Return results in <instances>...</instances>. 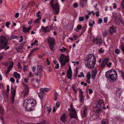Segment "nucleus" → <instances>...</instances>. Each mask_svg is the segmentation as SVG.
Listing matches in <instances>:
<instances>
[{"label":"nucleus","mask_w":124,"mask_h":124,"mask_svg":"<svg viewBox=\"0 0 124 124\" xmlns=\"http://www.w3.org/2000/svg\"><path fill=\"white\" fill-rule=\"evenodd\" d=\"M96 60V57L94 55L92 54L87 55L85 60V66L89 68H93L95 64Z\"/></svg>","instance_id":"nucleus-1"},{"label":"nucleus","mask_w":124,"mask_h":124,"mask_svg":"<svg viewBox=\"0 0 124 124\" xmlns=\"http://www.w3.org/2000/svg\"><path fill=\"white\" fill-rule=\"evenodd\" d=\"M36 104V102L35 100L33 99H26L24 101L23 106L25 110L31 111L34 109V106Z\"/></svg>","instance_id":"nucleus-2"},{"label":"nucleus","mask_w":124,"mask_h":124,"mask_svg":"<svg viewBox=\"0 0 124 124\" xmlns=\"http://www.w3.org/2000/svg\"><path fill=\"white\" fill-rule=\"evenodd\" d=\"M105 76L107 79L110 81H113L117 79V74L115 70L111 69L106 72Z\"/></svg>","instance_id":"nucleus-3"},{"label":"nucleus","mask_w":124,"mask_h":124,"mask_svg":"<svg viewBox=\"0 0 124 124\" xmlns=\"http://www.w3.org/2000/svg\"><path fill=\"white\" fill-rule=\"evenodd\" d=\"M51 7L54 11L56 14L59 13L60 8L57 0H51L50 2Z\"/></svg>","instance_id":"nucleus-4"},{"label":"nucleus","mask_w":124,"mask_h":124,"mask_svg":"<svg viewBox=\"0 0 124 124\" xmlns=\"http://www.w3.org/2000/svg\"><path fill=\"white\" fill-rule=\"evenodd\" d=\"M68 110L70 112V116L71 119L74 118L77 119V113L75 109L73 108L72 104L70 105V108H68Z\"/></svg>","instance_id":"nucleus-5"},{"label":"nucleus","mask_w":124,"mask_h":124,"mask_svg":"<svg viewBox=\"0 0 124 124\" xmlns=\"http://www.w3.org/2000/svg\"><path fill=\"white\" fill-rule=\"evenodd\" d=\"M69 60V58L68 56L64 54H62L59 61L61 66H63L66 64V63L68 62Z\"/></svg>","instance_id":"nucleus-6"},{"label":"nucleus","mask_w":124,"mask_h":124,"mask_svg":"<svg viewBox=\"0 0 124 124\" xmlns=\"http://www.w3.org/2000/svg\"><path fill=\"white\" fill-rule=\"evenodd\" d=\"M47 42L49 44L50 50L53 51L54 50V45L55 43V40L52 37H48Z\"/></svg>","instance_id":"nucleus-7"},{"label":"nucleus","mask_w":124,"mask_h":124,"mask_svg":"<svg viewBox=\"0 0 124 124\" xmlns=\"http://www.w3.org/2000/svg\"><path fill=\"white\" fill-rule=\"evenodd\" d=\"M7 43V40L5 37L1 36L0 37V46L1 48L4 47Z\"/></svg>","instance_id":"nucleus-8"},{"label":"nucleus","mask_w":124,"mask_h":124,"mask_svg":"<svg viewBox=\"0 0 124 124\" xmlns=\"http://www.w3.org/2000/svg\"><path fill=\"white\" fill-rule=\"evenodd\" d=\"M68 116L66 114H63L62 115L60 118V120L65 124L67 123V121Z\"/></svg>","instance_id":"nucleus-9"},{"label":"nucleus","mask_w":124,"mask_h":124,"mask_svg":"<svg viewBox=\"0 0 124 124\" xmlns=\"http://www.w3.org/2000/svg\"><path fill=\"white\" fill-rule=\"evenodd\" d=\"M23 87L24 89L23 92V93L24 95V96H25L26 95L28 94L29 93V88L27 85L26 84H24V85Z\"/></svg>","instance_id":"nucleus-10"},{"label":"nucleus","mask_w":124,"mask_h":124,"mask_svg":"<svg viewBox=\"0 0 124 124\" xmlns=\"http://www.w3.org/2000/svg\"><path fill=\"white\" fill-rule=\"evenodd\" d=\"M116 27L115 26H112L109 28L108 31L110 34H112L113 33L116 31Z\"/></svg>","instance_id":"nucleus-11"},{"label":"nucleus","mask_w":124,"mask_h":124,"mask_svg":"<svg viewBox=\"0 0 124 124\" xmlns=\"http://www.w3.org/2000/svg\"><path fill=\"white\" fill-rule=\"evenodd\" d=\"M80 94L79 97L80 98V101L81 102H83L84 100V97L83 95V92L82 90L80 89Z\"/></svg>","instance_id":"nucleus-12"},{"label":"nucleus","mask_w":124,"mask_h":124,"mask_svg":"<svg viewBox=\"0 0 124 124\" xmlns=\"http://www.w3.org/2000/svg\"><path fill=\"white\" fill-rule=\"evenodd\" d=\"M9 65V67L7 69V73H8L11 69L13 67V63L12 61H10L8 63Z\"/></svg>","instance_id":"nucleus-13"},{"label":"nucleus","mask_w":124,"mask_h":124,"mask_svg":"<svg viewBox=\"0 0 124 124\" xmlns=\"http://www.w3.org/2000/svg\"><path fill=\"white\" fill-rule=\"evenodd\" d=\"M11 91L12 95V102H13L14 100V97L15 95L16 92V90L14 88L12 87Z\"/></svg>","instance_id":"nucleus-14"},{"label":"nucleus","mask_w":124,"mask_h":124,"mask_svg":"<svg viewBox=\"0 0 124 124\" xmlns=\"http://www.w3.org/2000/svg\"><path fill=\"white\" fill-rule=\"evenodd\" d=\"M109 59L108 58H105L102 62L101 67L102 68H103L105 66L106 63L108 61Z\"/></svg>","instance_id":"nucleus-15"},{"label":"nucleus","mask_w":124,"mask_h":124,"mask_svg":"<svg viewBox=\"0 0 124 124\" xmlns=\"http://www.w3.org/2000/svg\"><path fill=\"white\" fill-rule=\"evenodd\" d=\"M93 110L94 112H95L99 113L100 111H102V109L101 107L96 105V107L93 108Z\"/></svg>","instance_id":"nucleus-16"},{"label":"nucleus","mask_w":124,"mask_h":124,"mask_svg":"<svg viewBox=\"0 0 124 124\" xmlns=\"http://www.w3.org/2000/svg\"><path fill=\"white\" fill-rule=\"evenodd\" d=\"M97 70L96 69H94L92 71V77L93 79H94L95 78V77L97 74Z\"/></svg>","instance_id":"nucleus-17"},{"label":"nucleus","mask_w":124,"mask_h":124,"mask_svg":"<svg viewBox=\"0 0 124 124\" xmlns=\"http://www.w3.org/2000/svg\"><path fill=\"white\" fill-rule=\"evenodd\" d=\"M72 76V71L71 69L68 70L67 71V77L68 78L70 79Z\"/></svg>","instance_id":"nucleus-18"},{"label":"nucleus","mask_w":124,"mask_h":124,"mask_svg":"<svg viewBox=\"0 0 124 124\" xmlns=\"http://www.w3.org/2000/svg\"><path fill=\"white\" fill-rule=\"evenodd\" d=\"M48 26L44 27L43 26H41V29L40 30V32H47L49 31V30L47 29Z\"/></svg>","instance_id":"nucleus-19"},{"label":"nucleus","mask_w":124,"mask_h":124,"mask_svg":"<svg viewBox=\"0 0 124 124\" xmlns=\"http://www.w3.org/2000/svg\"><path fill=\"white\" fill-rule=\"evenodd\" d=\"M88 110V108L86 107H85L84 108V111L83 114H81V116L82 118H84L86 116L87 114V111Z\"/></svg>","instance_id":"nucleus-20"},{"label":"nucleus","mask_w":124,"mask_h":124,"mask_svg":"<svg viewBox=\"0 0 124 124\" xmlns=\"http://www.w3.org/2000/svg\"><path fill=\"white\" fill-rule=\"evenodd\" d=\"M23 28V31L24 33H27L31 29V27H29L28 28H27L23 26L22 27Z\"/></svg>","instance_id":"nucleus-21"},{"label":"nucleus","mask_w":124,"mask_h":124,"mask_svg":"<svg viewBox=\"0 0 124 124\" xmlns=\"http://www.w3.org/2000/svg\"><path fill=\"white\" fill-rule=\"evenodd\" d=\"M50 90V89L48 88H41L40 89V92L44 93L45 92H48Z\"/></svg>","instance_id":"nucleus-22"},{"label":"nucleus","mask_w":124,"mask_h":124,"mask_svg":"<svg viewBox=\"0 0 124 124\" xmlns=\"http://www.w3.org/2000/svg\"><path fill=\"white\" fill-rule=\"evenodd\" d=\"M87 1V0H80L79 4L80 6L83 7H84V5L86 3Z\"/></svg>","instance_id":"nucleus-23"},{"label":"nucleus","mask_w":124,"mask_h":124,"mask_svg":"<svg viewBox=\"0 0 124 124\" xmlns=\"http://www.w3.org/2000/svg\"><path fill=\"white\" fill-rule=\"evenodd\" d=\"M14 76L17 79H19L20 78V75L17 72L15 71L13 73Z\"/></svg>","instance_id":"nucleus-24"},{"label":"nucleus","mask_w":124,"mask_h":124,"mask_svg":"<svg viewBox=\"0 0 124 124\" xmlns=\"http://www.w3.org/2000/svg\"><path fill=\"white\" fill-rule=\"evenodd\" d=\"M60 106V104L58 102H57L55 106H54L53 108V112H54L56 110V109L58 108V107H59Z\"/></svg>","instance_id":"nucleus-25"},{"label":"nucleus","mask_w":124,"mask_h":124,"mask_svg":"<svg viewBox=\"0 0 124 124\" xmlns=\"http://www.w3.org/2000/svg\"><path fill=\"white\" fill-rule=\"evenodd\" d=\"M104 103L102 100H100L98 101L97 105L101 107L102 105H104Z\"/></svg>","instance_id":"nucleus-26"},{"label":"nucleus","mask_w":124,"mask_h":124,"mask_svg":"<svg viewBox=\"0 0 124 124\" xmlns=\"http://www.w3.org/2000/svg\"><path fill=\"white\" fill-rule=\"evenodd\" d=\"M41 19V17H38L34 21V23L35 24H37L38 23H39L40 20Z\"/></svg>","instance_id":"nucleus-27"},{"label":"nucleus","mask_w":124,"mask_h":124,"mask_svg":"<svg viewBox=\"0 0 124 124\" xmlns=\"http://www.w3.org/2000/svg\"><path fill=\"white\" fill-rule=\"evenodd\" d=\"M120 48L122 52L123 53H124V43H120Z\"/></svg>","instance_id":"nucleus-28"},{"label":"nucleus","mask_w":124,"mask_h":124,"mask_svg":"<svg viewBox=\"0 0 124 124\" xmlns=\"http://www.w3.org/2000/svg\"><path fill=\"white\" fill-rule=\"evenodd\" d=\"M82 28V26L80 24H79L77 26L76 28H74V30L78 32V30H80Z\"/></svg>","instance_id":"nucleus-29"},{"label":"nucleus","mask_w":124,"mask_h":124,"mask_svg":"<svg viewBox=\"0 0 124 124\" xmlns=\"http://www.w3.org/2000/svg\"><path fill=\"white\" fill-rule=\"evenodd\" d=\"M42 68L41 66H38L37 67V71L39 73H40L42 71Z\"/></svg>","instance_id":"nucleus-30"},{"label":"nucleus","mask_w":124,"mask_h":124,"mask_svg":"<svg viewBox=\"0 0 124 124\" xmlns=\"http://www.w3.org/2000/svg\"><path fill=\"white\" fill-rule=\"evenodd\" d=\"M58 95L56 92H55L54 93V99L55 101H56V99L58 98Z\"/></svg>","instance_id":"nucleus-31"},{"label":"nucleus","mask_w":124,"mask_h":124,"mask_svg":"<svg viewBox=\"0 0 124 124\" xmlns=\"http://www.w3.org/2000/svg\"><path fill=\"white\" fill-rule=\"evenodd\" d=\"M101 124H108V122L107 119H104L101 122Z\"/></svg>","instance_id":"nucleus-32"},{"label":"nucleus","mask_w":124,"mask_h":124,"mask_svg":"<svg viewBox=\"0 0 124 124\" xmlns=\"http://www.w3.org/2000/svg\"><path fill=\"white\" fill-rule=\"evenodd\" d=\"M17 36L16 35H12L9 38H8V40H11L12 39H16Z\"/></svg>","instance_id":"nucleus-33"},{"label":"nucleus","mask_w":124,"mask_h":124,"mask_svg":"<svg viewBox=\"0 0 124 124\" xmlns=\"http://www.w3.org/2000/svg\"><path fill=\"white\" fill-rule=\"evenodd\" d=\"M67 49L64 47H62L60 49V51L62 53L65 52L66 51Z\"/></svg>","instance_id":"nucleus-34"},{"label":"nucleus","mask_w":124,"mask_h":124,"mask_svg":"<svg viewBox=\"0 0 124 124\" xmlns=\"http://www.w3.org/2000/svg\"><path fill=\"white\" fill-rule=\"evenodd\" d=\"M35 49H34L31 51L30 54H29L28 55V57L29 58L30 57L32 56V53L34 51V50H35Z\"/></svg>","instance_id":"nucleus-35"},{"label":"nucleus","mask_w":124,"mask_h":124,"mask_svg":"<svg viewBox=\"0 0 124 124\" xmlns=\"http://www.w3.org/2000/svg\"><path fill=\"white\" fill-rule=\"evenodd\" d=\"M78 77L79 78H82V77L84 78L85 77V76L83 72H81L80 73V74H79L78 75Z\"/></svg>","instance_id":"nucleus-36"},{"label":"nucleus","mask_w":124,"mask_h":124,"mask_svg":"<svg viewBox=\"0 0 124 124\" xmlns=\"http://www.w3.org/2000/svg\"><path fill=\"white\" fill-rule=\"evenodd\" d=\"M115 52L116 54H119L120 53V50L118 48L116 49L115 50Z\"/></svg>","instance_id":"nucleus-37"},{"label":"nucleus","mask_w":124,"mask_h":124,"mask_svg":"<svg viewBox=\"0 0 124 124\" xmlns=\"http://www.w3.org/2000/svg\"><path fill=\"white\" fill-rule=\"evenodd\" d=\"M72 87L73 89L75 92H76L77 91V88L75 87V85H72Z\"/></svg>","instance_id":"nucleus-38"},{"label":"nucleus","mask_w":124,"mask_h":124,"mask_svg":"<svg viewBox=\"0 0 124 124\" xmlns=\"http://www.w3.org/2000/svg\"><path fill=\"white\" fill-rule=\"evenodd\" d=\"M86 77L87 79H90L91 78V75L90 72H88L87 74Z\"/></svg>","instance_id":"nucleus-39"},{"label":"nucleus","mask_w":124,"mask_h":124,"mask_svg":"<svg viewBox=\"0 0 124 124\" xmlns=\"http://www.w3.org/2000/svg\"><path fill=\"white\" fill-rule=\"evenodd\" d=\"M95 23L94 21H91L89 22V25L90 26H92L94 25Z\"/></svg>","instance_id":"nucleus-40"},{"label":"nucleus","mask_w":124,"mask_h":124,"mask_svg":"<svg viewBox=\"0 0 124 124\" xmlns=\"http://www.w3.org/2000/svg\"><path fill=\"white\" fill-rule=\"evenodd\" d=\"M4 112V108L3 107H0V113L2 114Z\"/></svg>","instance_id":"nucleus-41"},{"label":"nucleus","mask_w":124,"mask_h":124,"mask_svg":"<svg viewBox=\"0 0 124 124\" xmlns=\"http://www.w3.org/2000/svg\"><path fill=\"white\" fill-rule=\"evenodd\" d=\"M79 21L80 22L83 21L84 19V17L83 16H80L79 18Z\"/></svg>","instance_id":"nucleus-42"},{"label":"nucleus","mask_w":124,"mask_h":124,"mask_svg":"<svg viewBox=\"0 0 124 124\" xmlns=\"http://www.w3.org/2000/svg\"><path fill=\"white\" fill-rule=\"evenodd\" d=\"M97 44H102V40L101 39H98V41L96 42Z\"/></svg>","instance_id":"nucleus-43"},{"label":"nucleus","mask_w":124,"mask_h":124,"mask_svg":"<svg viewBox=\"0 0 124 124\" xmlns=\"http://www.w3.org/2000/svg\"><path fill=\"white\" fill-rule=\"evenodd\" d=\"M78 72V70H76L74 73V76L75 78H76V77L77 76Z\"/></svg>","instance_id":"nucleus-44"},{"label":"nucleus","mask_w":124,"mask_h":124,"mask_svg":"<svg viewBox=\"0 0 124 124\" xmlns=\"http://www.w3.org/2000/svg\"><path fill=\"white\" fill-rule=\"evenodd\" d=\"M108 32L107 31H105L103 33V35L104 37H105L108 34Z\"/></svg>","instance_id":"nucleus-45"},{"label":"nucleus","mask_w":124,"mask_h":124,"mask_svg":"<svg viewBox=\"0 0 124 124\" xmlns=\"http://www.w3.org/2000/svg\"><path fill=\"white\" fill-rule=\"evenodd\" d=\"M7 93H9L10 91L9 87L8 85H7Z\"/></svg>","instance_id":"nucleus-46"},{"label":"nucleus","mask_w":124,"mask_h":124,"mask_svg":"<svg viewBox=\"0 0 124 124\" xmlns=\"http://www.w3.org/2000/svg\"><path fill=\"white\" fill-rule=\"evenodd\" d=\"M111 62H110L107 63H106V65L108 67H110L111 66Z\"/></svg>","instance_id":"nucleus-47"},{"label":"nucleus","mask_w":124,"mask_h":124,"mask_svg":"<svg viewBox=\"0 0 124 124\" xmlns=\"http://www.w3.org/2000/svg\"><path fill=\"white\" fill-rule=\"evenodd\" d=\"M99 52L100 53H103L104 52V51L101 48L99 50Z\"/></svg>","instance_id":"nucleus-48"},{"label":"nucleus","mask_w":124,"mask_h":124,"mask_svg":"<svg viewBox=\"0 0 124 124\" xmlns=\"http://www.w3.org/2000/svg\"><path fill=\"white\" fill-rule=\"evenodd\" d=\"M89 93L90 94H91L93 93V90L91 88H90L88 89Z\"/></svg>","instance_id":"nucleus-49"},{"label":"nucleus","mask_w":124,"mask_h":124,"mask_svg":"<svg viewBox=\"0 0 124 124\" xmlns=\"http://www.w3.org/2000/svg\"><path fill=\"white\" fill-rule=\"evenodd\" d=\"M121 4L122 7L123 9L124 10V0L122 1Z\"/></svg>","instance_id":"nucleus-50"},{"label":"nucleus","mask_w":124,"mask_h":124,"mask_svg":"<svg viewBox=\"0 0 124 124\" xmlns=\"http://www.w3.org/2000/svg\"><path fill=\"white\" fill-rule=\"evenodd\" d=\"M55 68L56 69H58L59 68V63H57L55 64Z\"/></svg>","instance_id":"nucleus-51"},{"label":"nucleus","mask_w":124,"mask_h":124,"mask_svg":"<svg viewBox=\"0 0 124 124\" xmlns=\"http://www.w3.org/2000/svg\"><path fill=\"white\" fill-rule=\"evenodd\" d=\"M10 23L8 22H7L6 23L5 26L7 27H9V26L10 25Z\"/></svg>","instance_id":"nucleus-52"},{"label":"nucleus","mask_w":124,"mask_h":124,"mask_svg":"<svg viewBox=\"0 0 124 124\" xmlns=\"http://www.w3.org/2000/svg\"><path fill=\"white\" fill-rule=\"evenodd\" d=\"M81 85H83L85 86H86L87 85V84L86 83H85L84 82H81L80 83Z\"/></svg>","instance_id":"nucleus-53"},{"label":"nucleus","mask_w":124,"mask_h":124,"mask_svg":"<svg viewBox=\"0 0 124 124\" xmlns=\"http://www.w3.org/2000/svg\"><path fill=\"white\" fill-rule=\"evenodd\" d=\"M99 13L100 12L99 11H97L95 12V14L96 16L98 17L99 16Z\"/></svg>","instance_id":"nucleus-54"},{"label":"nucleus","mask_w":124,"mask_h":124,"mask_svg":"<svg viewBox=\"0 0 124 124\" xmlns=\"http://www.w3.org/2000/svg\"><path fill=\"white\" fill-rule=\"evenodd\" d=\"M73 6L74 8H77L78 6V4L77 3H75L74 4Z\"/></svg>","instance_id":"nucleus-55"},{"label":"nucleus","mask_w":124,"mask_h":124,"mask_svg":"<svg viewBox=\"0 0 124 124\" xmlns=\"http://www.w3.org/2000/svg\"><path fill=\"white\" fill-rule=\"evenodd\" d=\"M44 54H40L39 55L38 57H39L40 58H42V57L44 56Z\"/></svg>","instance_id":"nucleus-56"},{"label":"nucleus","mask_w":124,"mask_h":124,"mask_svg":"<svg viewBox=\"0 0 124 124\" xmlns=\"http://www.w3.org/2000/svg\"><path fill=\"white\" fill-rule=\"evenodd\" d=\"M38 95L39 97L41 99H42V95L41 93H39L38 94Z\"/></svg>","instance_id":"nucleus-57"},{"label":"nucleus","mask_w":124,"mask_h":124,"mask_svg":"<svg viewBox=\"0 0 124 124\" xmlns=\"http://www.w3.org/2000/svg\"><path fill=\"white\" fill-rule=\"evenodd\" d=\"M10 81L12 83H14L15 81L14 79L13 78H11L10 79Z\"/></svg>","instance_id":"nucleus-58"},{"label":"nucleus","mask_w":124,"mask_h":124,"mask_svg":"<svg viewBox=\"0 0 124 124\" xmlns=\"http://www.w3.org/2000/svg\"><path fill=\"white\" fill-rule=\"evenodd\" d=\"M108 19L107 17H105L103 21L104 23H107V22Z\"/></svg>","instance_id":"nucleus-59"},{"label":"nucleus","mask_w":124,"mask_h":124,"mask_svg":"<svg viewBox=\"0 0 124 124\" xmlns=\"http://www.w3.org/2000/svg\"><path fill=\"white\" fill-rule=\"evenodd\" d=\"M118 60L119 62L121 63V64H122L123 62V60L120 58H119Z\"/></svg>","instance_id":"nucleus-60"},{"label":"nucleus","mask_w":124,"mask_h":124,"mask_svg":"<svg viewBox=\"0 0 124 124\" xmlns=\"http://www.w3.org/2000/svg\"><path fill=\"white\" fill-rule=\"evenodd\" d=\"M98 41V39L96 38H94L93 40V42L94 43H96V42L97 41Z\"/></svg>","instance_id":"nucleus-61"},{"label":"nucleus","mask_w":124,"mask_h":124,"mask_svg":"<svg viewBox=\"0 0 124 124\" xmlns=\"http://www.w3.org/2000/svg\"><path fill=\"white\" fill-rule=\"evenodd\" d=\"M36 67L35 66H33L32 68V70L33 72H34L36 70Z\"/></svg>","instance_id":"nucleus-62"},{"label":"nucleus","mask_w":124,"mask_h":124,"mask_svg":"<svg viewBox=\"0 0 124 124\" xmlns=\"http://www.w3.org/2000/svg\"><path fill=\"white\" fill-rule=\"evenodd\" d=\"M102 19L100 18L98 20V23L99 24H100L102 23Z\"/></svg>","instance_id":"nucleus-63"},{"label":"nucleus","mask_w":124,"mask_h":124,"mask_svg":"<svg viewBox=\"0 0 124 124\" xmlns=\"http://www.w3.org/2000/svg\"><path fill=\"white\" fill-rule=\"evenodd\" d=\"M121 76L123 78L124 80V72H122Z\"/></svg>","instance_id":"nucleus-64"}]
</instances>
